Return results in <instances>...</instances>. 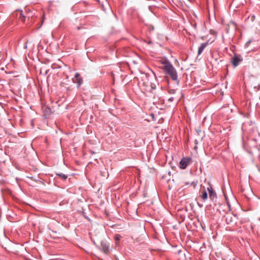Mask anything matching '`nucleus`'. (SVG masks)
<instances>
[{
    "instance_id": "nucleus-1",
    "label": "nucleus",
    "mask_w": 260,
    "mask_h": 260,
    "mask_svg": "<svg viewBox=\"0 0 260 260\" xmlns=\"http://www.w3.org/2000/svg\"><path fill=\"white\" fill-rule=\"evenodd\" d=\"M161 64L162 65L161 69L171 78L173 80L176 81L178 79L177 73L170 61L168 60H161Z\"/></svg>"
},
{
    "instance_id": "nucleus-2",
    "label": "nucleus",
    "mask_w": 260,
    "mask_h": 260,
    "mask_svg": "<svg viewBox=\"0 0 260 260\" xmlns=\"http://www.w3.org/2000/svg\"><path fill=\"white\" fill-rule=\"evenodd\" d=\"M191 158L189 157H183L179 162L180 168L182 169H185L187 166L191 164Z\"/></svg>"
},
{
    "instance_id": "nucleus-3",
    "label": "nucleus",
    "mask_w": 260,
    "mask_h": 260,
    "mask_svg": "<svg viewBox=\"0 0 260 260\" xmlns=\"http://www.w3.org/2000/svg\"><path fill=\"white\" fill-rule=\"evenodd\" d=\"M73 82L78 84V88L82 84L83 79L79 73H76L75 74V77L73 79Z\"/></svg>"
},
{
    "instance_id": "nucleus-4",
    "label": "nucleus",
    "mask_w": 260,
    "mask_h": 260,
    "mask_svg": "<svg viewBox=\"0 0 260 260\" xmlns=\"http://www.w3.org/2000/svg\"><path fill=\"white\" fill-rule=\"evenodd\" d=\"M242 58L239 56L235 54L232 58V62L234 67H236L239 64V63L242 61Z\"/></svg>"
},
{
    "instance_id": "nucleus-5",
    "label": "nucleus",
    "mask_w": 260,
    "mask_h": 260,
    "mask_svg": "<svg viewBox=\"0 0 260 260\" xmlns=\"http://www.w3.org/2000/svg\"><path fill=\"white\" fill-rule=\"evenodd\" d=\"M207 190L209 192V195L210 199L212 201H213L216 198V194L215 192L213 190V188L211 186L209 187H208Z\"/></svg>"
},
{
    "instance_id": "nucleus-6",
    "label": "nucleus",
    "mask_w": 260,
    "mask_h": 260,
    "mask_svg": "<svg viewBox=\"0 0 260 260\" xmlns=\"http://www.w3.org/2000/svg\"><path fill=\"white\" fill-rule=\"evenodd\" d=\"M235 216L233 215L231 213H227L225 215V221L227 224H230L233 221Z\"/></svg>"
},
{
    "instance_id": "nucleus-7",
    "label": "nucleus",
    "mask_w": 260,
    "mask_h": 260,
    "mask_svg": "<svg viewBox=\"0 0 260 260\" xmlns=\"http://www.w3.org/2000/svg\"><path fill=\"white\" fill-rule=\"evenodd\" d=\"M101 249L105 253L107 254L109 251V246L106 243L102 242Z\"/></svg>"
},
{
    "instance_id": "nucleus-8",
    "label": "nucleus",
    "mask_w": 260,
    "mask_h": 260,
    "mask_svg": "<svg viewBox=\"0 0 260 260\" xmlns=\"http://www.w3.org/2000/svg\"><path fill=\"white\" fill-rule=\"evenodd\" d=\"M207 45H208L207 43H203L201 44V45H200V46L199 47V49H198V55H200L202 53L204 49L207 46Z\"/></svg>"
},
{
    "instance_id": "nucleus-9",
    "label": "nucleus",
    "mask_w": 260,
    "mask_h": 260,
    "mask_svg": "<svg viewBox=\"0 0 260 260\" xmlns=\"http://www.w3.org/2000/svg\"><path fill=\"white\" fill-rule=\"evenodd\" d=\"M17 16L18 17L19 19L22 21L25 20V16L23 15L22 11H18L17 12Z\"/></svg>"
},
{
    "instance_id": "nucleus-10",
    "label": "nucleus",
    "mask_w": 260,
    "mask_h": 260,
    "mask_svg": "<svg viewBox=\"0 0 260 260\" xmlns=\"http://www.w3.org/2000/svg\"><path fill=\"white\" fill-rule=\"evenodd\" d=\"M201 197L204 201H205L206 200H207V199L208 198V194H207V192H206V191L205 189L202 191V194H201Z\"/></svg>"
},
{
    "instance_id": "nucleus-11",
    "label": "nucleus",
    "mask_w": 260,
    "mask_h": 260,
    "mask_svg": "<svg viewBox=\"0 0 260 260\" xmlns=\"http://www.w3.org/2000/svg\"><path fill=\"white\" fill-rule=\"evenodd\" d=\"M56 175L58 176L59 177H60L63 180H66L68 178L67 175H66L64 174L61 173H56Z\"/></svg>"
},
{
    "instance_id": "nucleus-12",
    "label": "nucleus",
    "mask_w": 260,
    "mask_h": 260,
    "mask_svg": "<svg viewBox=\"0 0 260 260\" xmlns=\"http://www.w3.org/2000/svg\"><path fill=\"white\" fill-rule=\"evenodd\" d=\"M120 236L119 235H116L115 237V239L116 241H118L120 240Z\"/></svg>"
},
{
    "instance_id": "nucleus-13",
    "label": "nucleus",
    "mask_w": 260,
    "mask_h": 260,
    "mask_svg": "<svg viewBox=\"0 0 260 260\" xmlns=\"http://www.w3.org/2000/svg\"><path fill=\"white\" fill-rule=\"evenodd\" d=\"M173 100H174V98H173V97H171V98H169V99H168V101H169V102H172V101H173Z\"/></svg>"
},
{
    "instance_id": "nucleus-14",
    "label": "nucleus",
    "mask_w": 260,
    "mask_h": 260,
    "mask_svg": "<svg viewBox=\"0 0 260 260\" xmlns=\"http://www.w3.org/2000/svg\"><path fill=\"white\" fill-rule=\"evenodd\" d=\"M255 19V16L254 15L251 16V21H253Z\"/></svg>"
},
{
    "instance_id": "nucleus-15",
    "label": "nucleus",
    "mask_w": 260,
    "mask_h": 260,
    "mask_svg": "<svg viewBox=\"0 0 260 260\" xmlns=\"http://www.w3.org/2000/svg\"><path fill=\"white\" fill-rule=\"evenodd\" d=\"M2 53L0 52V59H2Z\"/></svg>"
},
{
    "instance_id": "nucleus-16",
    "label": "nucleus",
    "mask_w": 260,
    "mask_h": 260,
    "mask_svg": "<svg viewBox=\"0 0 260 260\" xmlns=\"http://www.w3.org/2000/svg\"><path fill=\"white\" fill-rule=\"evenodd\" d=\"M213 31V30H210V33H211V34H213V31Z\"/></svg>"
},
{
    "instance_id": "nucleus-17",
    "label": "nucleus",
    "mask_w": 260,
    "mask_h": 260,
    "mask_svg": "<svg viewBox=\"0 0 260 260\" xmlns=\"http://www.w3.org/2000/svg\"><path fill=\"white\" fill-rule=\"evenodd\" d=\"M213 31V30H210V33H211V34H213V31Z\"/></svg>"
}]
</instances>
